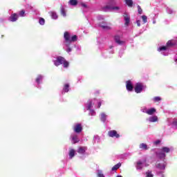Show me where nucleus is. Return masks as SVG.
<instances>
[{
	"instance_id": "nucleus-39",
	"label": "nucleus",
	"mask_w": 177,
	"mask_h": 177,
	"mask_svg": "<svg viewBox=\"0 0 177 177\" xmlns=\"http://www.w3.org/2000/svg\"><path fill=\"white\" fill-rule=\"evenodd\" d=\"M147 107L143 106L141 108V111L142 113H145L146 114L147 113Z\"/></svg>"
},
{
	"instance_id": "nucleus-40",
	"label": "nucleus",
	"mask_w": 177,
	"mask_h": 177,
	"mask_svg": "<svg viewBox=\"0 0 177 177\" xmlns=\"http://www.w3.org/2000/svg\"><path fill=\"white\" fill-rule=\"evenodd\" d=\"M153 100L154 102H160V100H161V97H155L153 98Z\"/></svg>"
},
{
	"instance_id": "nucleus-8",
	"label": "nucleus",
	"mask_w": 177,
	"mask_h": 177,
	"mask_svg": "<svg viewBox=\"0 0 177 177\" xmlns=\"http://www.w3.org/2000/svg\"><path fill=\"white\" fill-rule=\"evenodd\" d=\"M71 140L73 145L75 143H78L80 142V138H78V135L75 133H73L71 135Z\"/></svg>"
},
{
	"instance_id": "nucleus-25",
	"label": "nucleus",
	"mask_w": 177,
	"mask_h": 177,
	"mask_svg": "<svg viewBox=\"0 0 177 177\" xmlns=\"http://www.w3.org/2000/svg\"><path fill=\"white\" fill-rule=\"evenodd\" d=\"M50 15L52 19H53L54 20H57V14L53 11L50 12Z\"/></svg>"
},
{
	"instance_id": "nucleus-26",
	"label": "nucleus",
	"mask_w": 177,
	"mask_h": 177,
	"mask_svg": "<svg viewBox=\"0 0 177 177\" xmlns=\"http://www.w3.org/2000/svg\"><path fill=\"white\" fill-rule=\"evenodd\" d=\"M100 27H102L103 30H110L111 28L110 26H107L106 24H100Z\"/></svg>"
},
{
	"instance_id": "nucleus-50",
	"label": "nucleus",
	"mask_w": 177,
	"mask_h": 177,
	"mask_svg": "<svg viewBox=\"0 0 177 177\" xmlns=\"http://www.w3.org/2000/svg\"><path fill=\"white\" fill-rule=\"evenodd\" d=\"M111 48H113V46H110V48H111Z\"/></svg>"
},
{
	"instance_id": "nucleus-3",
	"label": "nucleus",
	"mask_w": 177,
	"mask_h": 177,
	"mask_svg": "<svg viewBox=\"0 0 177 177\" xmlns=\"http://www.w3.org/2000/svg\"><path fill=\"white\" fill-rule=\"evenodd\" d=\"M175 45H177V40L176 39H172L169 40L167 43V46H164L162 47H160L158 48V52H161V54L163 55V56H168V50L171 46H175Z\"/></svg>"
},
{
	"instance_id": "nucleus-14",
	"label": "nucleus",
	"mask_w": 177,
	"mask_h": 177,
	"mask_svg": "<svg viewBox=\"0 0 177 177\" xmlns=\"http://www.w3.org/2000/svg\"><path fill=\"white\" fill-rule=\"evenodd\" d=\"M145 162H146V160H138L136 165V169H142V168H143V165L145 164Z\"/></svg>"
},
{
	"instance_id": "nucleus-44",
	"label": "nucleus",
	"mask_w": 177,
	"mask_h": 177,
	"mask_svg": "<svg viewBox=\"0 0 177 177\" xmlns=\"http://www.w3.org/2000/svg\"><path fill=\"white\" fill-rule=\"evenodd\" d=\"M160 142H161V141H160V140H158L155 141V142H153V144L156 145H160Z\"/></svg>"
},
{
	"instance_id": "nucleus-5",
	"label": "nucleus",
	"mask_w": 177,
	"mask_h": 177,
	"mask_svg": "<svg viewBox=\"0 0 177 177\" xmlns=\"http://www.w3.org/2000/svg\"><path fill=\"white\" fill-rule=\"evenodd\" d=\"M172 150V147H163L159 151L156 152L157 157L160 159H165L166 157L165 153H169Z\"/></svg>"
},
{
	"instance_id": "nucleus-4",
	"label": "nucleus",
	"mask_w": 177,
	"mask_h": 177,
	"mask_svg": "<svg viewBox=\"0 0 177 177\" xmlns=\"http://www.w3.org/2000/svg\"><path fill=\"white\" fill-rule=\"evenodd\" d=\"M53 62L56 66L63 64V67L64 68H67V67H68V62H67L63 57H57L55 59H53Z\"/></svg>"
},
{
	"instance_id": "nucleus-33",
	"label": "nucleus",
	"mask_w": 177,
	"mask_h": 177,
	"mask_svg": "<svg viewBox=\"0 0 177 177\" xmlns=\"http://www.w3.org/2000/svg\"><path fill=\"white\" fill-rule=\"evenodd\" d=\"M69 3L72 6H75V5H77V3H78V1H77V0H70Z\"/></svg>"
},
{
	"instance_id": "nucleus-20",
	"label": "nucleus",
	"mask_w": 177,
	"mask_h": 177,
	"mask_svg": "<svg viewBox=\"0 0 177 177\" xmlns=\"http://www.w3.org/2000/svg\"><path fill=\"white\" fill-rule=\"evenodd\" d=\"M157 110L155 108H150L147 110V114L148 115H153V114H156Z\"/></svg>"
},
{
	"instance_id": "nucleus-13",
	"label": "nucleus",
	"mask_w": 177,
	"mask_h": 177,
	"mask_svg": "<svg viewBox=\"0 0 177 177\" xmlns=\"http://www.w3.org/2000/svg\"><path fill=\"white\" fill-rule=\"evenodd\" d=\"M126 88L129 92H132L133 91V86L132 85L131 80L127 82Z\"/></svg>"
},
{
	"instance_id": "nucleus-1",
	"label": "nucleus",
	"mask_w": 177,
	"mask_h": 177,
	"mask_svg": "<svg viewBox=\"0 0 177 177\" xmlns=\"http://www.w3.org/2000/svg\"><path fill=\"white\" fill-rule=\"evenodd\" d=\"M64 38L65 39L64 41V49H65L67 53H70V52L73 50V48L75 46V44H71V42H75V41H77V35L71 37L68 32H65L64 34Z\"/></svg>"
},
{
	"instance_id": "nucleus-7",
	"label": "nucleus",
	"mask_w": 177,
	"mask_h": 177,
	"mask_svg": "<svg viewBox=\"0 0 177 177\" xmlns=\"http://www.w3.org/2000/svg\"><path fill=\"white\" fill-rule=\"evenodd\" d=\"M167 166V162L165 161L159 162L156 165L157 169H159V171H164L165 169V167Z\"/></svg>"
},
{
	"instance_id": "nucleus-19",
	"label": "nucleus",
	"mask_w": 177,
	"mask_h": 177,
	"mask_svg": "<svg viewBox=\"0 0 177 177\" xmlns=\"http://www.w3.org/2000/svg\"><path fill=\"white\" fill-rule=\"evenodd\" d=\"M106 8L112 12H118L120 10V7L118 6H106Z\"/></svg>"
},
{
	"instance_id": "nucleus-16",
	"label": "nucleus",
	"mask_w": 177,
	"mask_h": 177,
	"mask_svg": "<svg viewBox=\"0 0 177 177\" xmlns=\"http://www.w3.org/2000/svg\"><path fill=\"white\" fill-rule=\"evenodd\" d=\"M87 150V148L86 147H80L77 150V152L79 153V154H85V151H86Z\"/></svg>"
},
{
	"instance_id": "nucleus-23",
	"label": "nucleus",
	"mask_w": 177,
	"mask_h": 177,
	"mask_svg": "<svg viewBox=\"0 0 177 177\" xmlns=\"http://www.w3.org/2000/svg\"><path fill=\"white\" fill-rule=\"evenodd\" d=\"M70 91V85L66 84L62 89V93H67Z\"/></svg>"
},
{
	"instance_id": "nucleus-49",
	"label": "nucleus",
	"mask_w": 177,
	"mask_h": 177,
	"mask_svg": "<svg viewBox=\"0 0 177 177\" xmlns=\"http://www.w3.org/2000/svg\"><path fill=\"white\" fill-rule=\"evenodd\" d=\"M175 62H176V64H177V58L176 59Z\"/></svg>"
},
{
	"instance_id": "nucleus-48",
	"label": "nucleus",
	"mask_w": 177,
	"mask_h": 177,
	"mask_svg": "<svg viewBox=\"0 0 177 177\" xmlns=\"http://www.w3.org/2000/svg\"><path fill=\"white\" fill-rule=\"evenodd\" d=\"M3 20H5V19H2V18L0 19V21H3Z\"/></svg>"
},
{
	"instance_id": "nucleus-34",
	"label": "nucleus",
	"mask_w": 177,
	"mask_h": 177,
	"mask_svg": "<svg viewBox=\"0 0 177 177\" xmlns=\"http://www.w3.org/2000/svg\"><path fill=\"white\" fill-rule=\"evenodd\" d=\"M167 12L169 14V15H172L174 13H175V11H174V10H172L171 8H167Z\"/></svg>"
},
{
	"instance_id": "nucleus-17",
	"label": "nucleus",
	"mask_w": 177,
	"mask_h": 177,
	"mask_svg": "<svg viewBox=\"0 0 177 177\" xmlns=\"http://www.w3.org/2000/svg\"><path fill=\"white\" fill-rule=\"evenodd\" d=\"M147 120L149 121V122H157V121H158V117L153 115L147 119Z\"/></svg>"
},
{
	"instance_id": "nucleus-37",
	"label": "nucleus",
	"mask_w": 177,
	"mask_h": 177,
	"mask_svg": "<svg viewBox=\"0 0 177 177\" xmlns=\"http://www.w3.org/2000/svg\"><path fill=\"white\" fill-rule=\"evenodd\" d=\"M39 23L41 26H44L45 24V19L44 18H39Z\"/></svg>"
},
{
	"instance_id": "nucleus-46",
	"label": "nucleus",
	"mask_w": 177,
	"mask_h": 177,
	"mask_svg": "<svg viewBox=\"0 0 177 177\" xmlns=\"http://www.w3.org/2000/svg\"><path fill=\"white\" fill-rule=\"evenodd\" d=\"M122 55H124V52L123 51H120V53H119L120 57H122Z\"/></svg>"
},
{
	"instance_id": "nucleus-38",
	"label": "nucleus",
	"mask_w": 177,
	"mask_h": 177,
	"mask_svg": "<svg viewBox=\"0 0 177 177\" xmlns=\"http://www.w3.org/2000/svg\"><path fill=\"white\" fill-rule=\"evenodd\" d=\"M145 177H153V174L151 173V171H148L146 172L145 174Z\"/></svg>"
},
{
	"instance_id": "nucleus-29",
	"label": "nucleus",
	"mask_w": 177,
	"mask_h": 177,
	"mask_svg": "<svg viewBox=\"0 0 177 177\" xmlns=\"http://www.w3.org/2000/svg\"><path fill=\"white\" fill-rule=\"evenodd\" d=\"M125 2L129 8H132L133 5V1H132V0H125Z\"/></svg>"
},
{
	"instance_id": "nucleus-30",
	"label": "nucleus",
	"mask_w": 177,
	"mask_h": 177,
	"mask_svg": "<svg viewBox=\"0 0 177 177\" xmlns=\"http://www.w3.org/2000/svg\"><path fill=\"white\" fill-rule=\"evenodd\" d=\"M93 142L94 143H99L100 142V138L98 136H94Z\"/></svg>"
},
{
	"instance_id": "nucleus-36",
	"label": "nucleus",
	"mask_w": 177,
	"mask_h": 177,
	"mask_svg": "<svg viewBox=\"0 0 177 177\" xmlns=\"http://www.w3.org/2000/svg\"><path fill=\"white\" fill-rule=\"evenodd\" d=\"M141 19H142V21L144 24L147 23V16L142 15V16H141Z\"/></svg>"
},
{
	"instance_id": "nucleus-45",
	"label": "nucleus",
	"mask_w": 177,
	"mask_h": 177,
	"mask_svg": "<svg viewBox=\"0 0 177 177\" xmlns=\"http://www.w3.org/2000/svg\"><path fill=\"white\" fill-rule=\"evenodd\" d=\"M136 24H137L138 27H140V20H137Z\"/></svg>"
},
{
	"instance_id": "nucleus-6",
	"label": "nucleus",
	"mask_w": 177,
	"mask_h": 177,
	"mask_svg": "<svg viewBox=\"0 0 177 177\" xmlns=\"http://www.w3.org/2000/svg\"><path fill=\"white\" fill-rule=\"evenodd\" d=\"M144 89H146V86L142 83H137L134 88L136 93H140Z\"/></svg>"
},
{
	"instance_id": "nucleus-15",
	"label": "nucleus",
	"mask_w": 177,
	"mask_h": 177,
	"mask_svg": "<svg viewBox=\"0 0 177 177\" xmlns=\"http://www.w3.org/2000/svg\"><path fill=\"white\" fill-rule=\"evenodd\" d=\"M17 19H19V15L14 13L10 15L8 20L12 22L17 21Z\"/></svg>"
},
{
	"instance_id": "nucleus-43",
	"label": "nucleus",
	"mask_w": 177,
	"mask_h": 177,
	"mask_svg": "<svg viewBox=\"0 0 177 177\" xmlns=\"http://www.w3.org/2000/svg\"><path fill=\"white\" fill-rule=\"evenodd\" d=\"M98 20H103L104 19V17L100 15L97 17Z\"/></svg>"
},
{
	"instance_id": "nucleus-28",
	"label": "nucleus",
	"mask_w": 177,
	"mask_h": 177,
	"mask_svg": "<svg viewBox=\"0 0 177 177\" xmlns=\"http://www.w3.org/2000/svg\"><path fill=\"white\" fill-rule=\"evenodd\" d=\"M26 17V11L24 10H21L19 12L18 17Z\"/></svg>"
},
{
	"instance_id": "nucleus-11",
	"label": "nucleus",
	"mask_w": 177,
	"mask_h": 177,
	"mask_svg": "<svg viewBox=\"0 0 177 177\" xmlns=\"http://www.w3.org/2000/svg\"><path fill=\"white\" fill-rule=\"evenodd\" d=\"M123 17L125 26H129V23H131V17H129V15L127 13H124Z\"/></svg>"
},
{
	"instance_id": "nucleus-51",
	"label": "nucleus",
	"mask_w": 177,
	"mask_h": 177,
	"mask_svg": "<svg viewBox=\"0 0 177 177\" xmlns=\"http://www.w3.org/2000/svg\"><path fill=\"white\" fill-rule=\"evenodd\" d=\"M78 80H79V81H80V80H81V77H79Z\"/></svg>"
},
{
	"instance_id": "nucleus-18",
	"label": "nucleus",
	"mask_w": 177,
	"mask_h": 177,
	"mask_svg": "<svg viewBox=\"0 0 177 177\" xmlns=\"http://www.w3.org/2000/svg\"><path fill=\"white\" fill-rule=\"evenodd\" d=\"M42 80H44V75H39L36 78V82L37 84V88H39V84L42 82Z\"/></svg>"
},
{
	"instance_id": "nucleus-52",
	"label": "nucleus",
	"mask_w": 177,
	"mask_h": 177,
	"mask_svg": "<svg viewBox=\"0 0 177 177\" xmlns=\"http://www.w3.org/2000/svg\"><path fill=\"white\" fill-rule=\"evenodd\" d=\"M112 53H114V51H112Z\"/></svg>"
},
{
	"instance_id": "nucleus-35",
	"label": "nucleus",
	"mask_w": 177,
	"mask_h": 177,
	"mask_svg": "<svg viewBox=\"0 0 177 177\" xmlns=\"http://www.w3.org/2000/svg\"><path fill=\"white\" fill-rule=\"evenodd\" d=\"M80 6H82L83 10L88 8V5H86L85 3H81Z\"/></svg>"
},
{
	"instance_id": "nucleus-24",
	"label": "nucleus",
	"mask_w": 177,
	"mask_h": 177,
	"mask_svg": "<svg viewBox=\"0 0 177 177\" xmlns=\"http://www.w3.org/2000/svg\"><path fill=\"white\" fill-rule=\"evenodd\" d=\"M100 120L102 122H106V120H107V115L104 113H102L100 114Z\"/></svg>"
},
{
	"instance_id": "nucleus-10",
	"label": "nucleus",
	"mask_w": 177,
	"mask_h": 177,
	"mask_svg": "<svg viewBox=\"0 0 177 177\" xmlns=\"http://www.w3.org/2000/svg\"><path fill=\"white\" fill-rule=\"evenodd\" d=\"M73 130L76 133H80V132H82V125L80 123L75 124L73 126Z\"/></svg>"
},
{
	"instance_id": "nucleus-12",
	"label": "nucleus",
	"mask_w": 177,
	"mask_h": 177,
	"mask_svg": "<svg viewBox=\"0 0 177 177\" xmlns=\"http://www.w3.org/2000/svg\"><path fill=\"white\" fill-rule=\"evenodd\" d=\"M108 135L110 138H120V134L117 133V131L115 130L109 131Z\"/></svg>"
},
{
	"instance_id": "nucleus-31",
	"label": "nucleus",
	"mask_w": 177,
	"mask_h": 177,
	"mask_svg": "<svg viewBox=\"0 0 177 177\" xmlns=\"http://www.w3.org/2000/svg\"><path fill=\"white\" fill-rule=\"evenodd\" d=\"M120 167H121V163L119 162L112 167L111 171H117Z\"/></svg>"
},
{
	"instance_id": "nucleus-42",
	"label": "nucleus",
	"mask_w": 177,
	"mask_h": 177,
	"mask_svg": "<svg viewBox=\"0 0 177 177\" xmlns=\"http://www.w3.org/2000/svg\"><path fill=\"white\" fill-rule=\"evenodd\" d=\"M157 174L159 177H164V174H162V171H157Z\"/></svg>"
},
{
	"instance_id": "nucleus-32",
	"label": "nucleus",
	"mask_w": 177,
	"mask_h": 177,
	"mask_svg": "<svg viewBox=\"0 0 177 177\" xmlns=\"http://www.w3.org/2000/svg\"><path fill=\"white\" fill-rule=\"evenodd\" d=\"M61 14L64 17H66V9L64 8V7H63V6H61Z\"/></svg>"
},
{
	"instance_id": "nucleus-21",
	"label": "nucleus",
	"mask_w": 177,
	"mask_h": 177,
	"mask_svg": "<svg viewBox=\"0 0 177 177\" xmlns=\"http://www.w3.org/2000/svg\"><path fill=\"white\" fill-rule=\"evenodd\" d=\"M167 122H169V125L177 126V119H167Z\"/></svg>"
},
{
	"instance_id": "nucleus-9",
	"label": "nucleus",
	"mask_w": 177,
	"mask_h": 177,
	"mask_svg": "<svg viewBox=\"0 0 177 177\" xmlns=\"http://www.w3.org/2000/svg\"><path fill=\"white\" fill-rule=\"evenodd\" d=\"M114 39L115 42L118 44V45H125V40H122L120 35H115Z\"/></svg>"
},
{
	"instance_id": "nucleus-22",
	"label": "nucleus",
	"mask_w": 177,
	"mask_h": 177,
	"mask_svg": "<svg viewBox=\"0 0 177 177\" xmlns=\"http://www.w3.org/2000/svg\"><path fill=\"white\" fill-rule=\"evenodd\" d=\"M139 148L141 149V150H149V149H150V147H149L147 146V144L145 143H141L140 145H139Z\"/></svg>"
},
{
	"instance_id": "nucleus-41",
	"label": "nucleus",
	"mask_w": 177,
	"mask_h": 177,
	"mask_svg": "<svg viewBox=\"0 0 177 177\" xmlns=\"http://www.w3.org/2000/svg\"><path fill=\"white\" fill-rule=\"evenodd\" d=\"M138 10L139 15H142V13H143V10L140 8V6H138Z\"/></svg>"
},
{
	"instance_id": "nucleus-27",
	"label": "nucleus",
	"mask_w": 177,
	"mask_h": 177,
	"mask_svg": "<svg viewBox=\"0 0 177 177\" xmlns=\"http://www.w3.org/2000/svg\"><path fill=\"white\" fill-rule=\"evenodd\" d=\"M74 156H75V151L74 149H71L69 151V158L71 160Z\"/></svg>"
},
{
	"instance_id": "nucleus-47",
	"label": "nucleus",
	"mask_w": 177,
	"mask_h": 177,
	"mask_svg": "<svg viewBox=\"0 0 177 177\" xmlns=\"http://www.w3.org/2000/svg\"><path fill=\"white\" fill-rule=\"evenodd\" d=\"M153 24H156V19H153Z\"/></svg>"
},
{
	"instance_id": "nucleus-2",
	"label": "nucleus",
	"mask_w": 177,
	"mask_h": 177,
	"mask_svg": "<svg viewBox=\"0 0 177 177\" xmlns=\"http://www.w3.org/2000/svg\"><path fill=\"white\" fill-rule=\"evenodd\" d=\"M93 106L95 109H100V106H102V101L93 99L87 102V103L85 104L84 110H89L88 115H96V112L92 109Z\"/></svg>"
}]
</instances>
